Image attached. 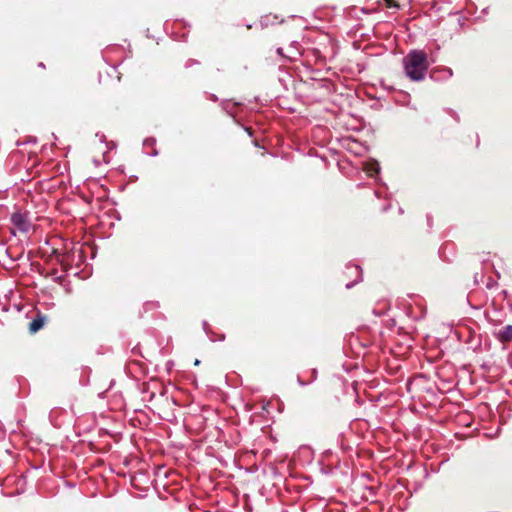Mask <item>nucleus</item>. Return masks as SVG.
Returning <instances> with one entry per match:
<instances>
[{
	"label": "nucleus",
	"instance_id": "nucleus-1",
	"mask_svg": "<svg viewBox=\"0 0 512 512\" xmlns=\"http://www.w3.org/2000/svg\"><path fill=\"white\" fill-rule=\"evenodd\" d=\"M429 66L427 54L422 50H412L403 58L404 72L412 81L424 80Z\"/></svg>",
	"mask_w": 512,
	"mask_h": 512
},
{
	"label": "nucleus",
	"instance_id": "nucleus-2",
	"mask_svg": "<svg viewBox=\"0 0 512 512\" xmlns=\"http://www.w3.org/2000/svg\"><path fill=\"white\" fill-rule=\"evenodd\" d=\"M11 222L21 232H27L30 228L29 221L26 216L21 213L12 214Z\"/></svg>",
	"mask_w": 512,
	"mask_h": 512
},
{
	"label": "nucleus",
	"instance_id": "nucleus-3",
	"mask_svg": "<svg viewBox=\"0 0 512 512\" xmlns=\"http://www.w3.org/2000/svg\"><path fill=\"white\" fill-rule=\"evenodd\" d=\"M496 337L499 341L505 343L512 340V325H506L500 328L496 333Z\"/></svg>",
	"mask_w": 512,
	"mask_h": 512
},
{
	"label": "nucleus",
	"instance_id": "nucleus-4",
	"mask_svg": "<svg viewBox=\"0 0 512 512\" xmlns=\"http://www.w3.org/2000/svg\"><path fill=\"white\" fill-rule=\"evenodd\" d=\"M45 318L38 316L29 324V331L31 333H36L44 326Z\"/></svg>",
	"mask_w": 512,
	"mask_h": 512
},
{
	"label": "nucleus",
	"instance_id": "nucleus-5",
	"mask_svg": "<svg viewBox=\"0 0 512 512\" xmlns=\"http://www.w3.org/2000/svg\"><path fill=\"white\" fill-rule=\"evenodd\" d=\"M365 171L367 172V174H369L370 176H374L376 174L379 173L380 171V166H379V163L377 161H370V162H367L365 164Z\"/></svg>",
	"mask_w": 512,
	"mask_h": 512
},
{
	"label": "nucleus",
	"instance_id": "nucleus-6",
	"mask_svg": "<svg viewBox=\"0 0 512 512\" xmlns=\"http://www.w3.org/2000/svg\"><path fill=\"white\" fill-rule=\"evenodd\" d=\"M267 414H272L274 411L282 413L281 404L278 400L268 402L267 406L263 407Z\"/></svg>",
	"mask_w": 512,
	"mask_h": 512
},
{
	"label": "nucleus",
	"instance_id": "nucleus-7",
	"mask_svg": "<svg viewBox=\"0 0 512 512\" xmlns=\"http://www.w3.org/2000/svg\"><path fill=\"white\" fill-rule=\"evenodd\" d=\"M131 425L136 427L137 423L142 424L139 418H132L130 421Z\"/></svg>",
	"mask_w": 512,
	"mask_h": 512
},
{
	"label": "nucleus",
	"instance_id": "nucleus-8",
	"mask_svg": "<svg viewBox=\"0 0 512 512\" xmlns=\"http://www.w3.org/2000/svg\"><path fill=\"white\" fill-rule=\"evenodd\" d=\"M443 71L447 74V77H451L453 75L452 69L444 68Z\"/></svg>",
	"mask_w": 512,
	"mask_h": 512
},
{
	"label": "nucleus",
	"instance_id": "nucleus-9",
	"mask_svg": "<svg viewBox=\"0 0 512 512\" xmlns=\"http://www.w3.org/2000/svg\"><path fill=\"white\" fill-rule=\"evenodd\" d=\"M349 270H353L356 273H359L360 268L358 266H351L348 268Z\"/></svg>",
	"mask_w": 512,
	"mask_h": 512
},
{
	"label": "nucleus",
	"instance_id": "nucleus-10",
	"mask_svg": "<svg viewBox=\"0 0 512 512\" xmlns=\"http://www.w3.org/2000/svg\"><path fill=\"white\" fill-rule=\"evenodd\" d=\"M96 136H99L100 137V141L104 142L105 136L103 134L102 135L96 134Z\"/></svg>",
	"mask_w": 512,
	"mask_h": 512
},
{
	"label": "nucleus",
	"instance_id": "nucleus-11",
	"mask_svg": "<svg viewBox=\"0 0 512 512\" xmlns=\"http://www.w3.org/2000/svg\"><path fill=\"white\" fill-rule=\"evenodd\" d=\"M199 364H200V361H199L198 359H196V360H195V362H194V365H196V366H197V365H199Z\"/></svg>",
	"mask_w": 512,
	"mask_h": 512
},
{
	"label": "nucleus",
	"instance_id": "nucleus-12",
	"mask_svg": "<svg viewBox=\"0 0 512 512\" xmlns=\"http://www.w3.org/2000/svg\"><path fill=\"white\" fill-rule=\"evenodd\" d=\"M103 159H104V162H108V160H107V158H106V154H104Z\"/></svg>",
	"mask_w": 512,
	"mask_h": 512
},
{
	"label": "nucleus",
	"instance_id": "nucleus-13",
	"mask_svg": "<svg viewBox=\"0 0 512 512\" xmlns=\"http://www.w3.org/2000/svg\"><path fill=\"white\" fill-rule=\"evenodd\" d=\"M353 286V284H347L346 287L347 288H351Z\"/></svg>",
	"mask_w": 512,
	"mask_h": 512
}]
</instances>
